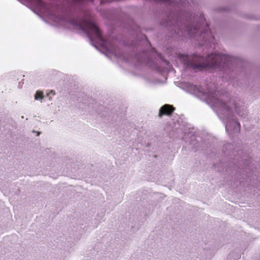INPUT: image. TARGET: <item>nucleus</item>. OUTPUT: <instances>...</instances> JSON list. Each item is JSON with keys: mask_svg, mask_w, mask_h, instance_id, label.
<instances>
[{"mask_svg": "<svg viewBox=\"0 0 260 260\" xmlns=\"http://www.w3.org/2000/svg\"><path fill=\"white\" fill-rule=\"evenodd\" d=\"M178 58L187 67L194 70L209 68L224 69L229 66L232 59L228 55L216 53H212L206 58L196 55L189 56L178 54Z\"/></svg>", "mask_w": 260, "mask_h": 260, "instance_id": "1", "label": "nucleus"}, {"mask_svg": "<svg viewBox=\"0 0 260 260\" xmlns=\"http://www.w3.org/2000/svg\"><path fill=\"white\" fill-rule=\"evenodd\" d=\"M74 25L78 26L80 29L85 31L90 39L91 40V35L93 36L96 39L103 41L102 33L98 26L89 20L79 19L73 22Z\"/></svg>", "mask_w": 260, "mask_h": 260, "instance_id": "2", "label": "nucleus"}, {"mask_svg": "<svg viewBox=\"0 0 260 260\" xmlns=\"http://www.w3.org/2000/svg\"><path fill=\"white\" fill-rule=\"evenodd\" d=\"M175 110V108L170 105L166 104L159 109L158 116L161 117L163 115H171Z\"/></svg>", "mask_w": 260, "mask_h": 260, "instance_id": "3", "label": "nucleus"}, {"mask_svg": "<svg viewBox=\"0 0 260 260\" xmlns=\"http://www.w3.org/2000/svg\"><path fill=\"white\" fill-rule=\"evenodd\" d=\"M200 27L198 26H192V25H191L186 26L184 31H186L187 32V34H188L190 36H193L196 35L198 33H199L200 32ZM202 30H201L200 35H202Z\"/></svg>", "mask_w": 260, "mask_h": 260, "instance_id": "4", "label": "nucleus"}, {"mask_svg": "<svg viewBox=\"0 0 260 260\" xmlns=\"http://www.w3.org/2000/svg\"><path fill=\"white\" fill-rule=\"evenodd\" d=\"M35 98L36 100H41L44 98L43 92L41 91H37L35 94Z\"/></svg>", "mask_w": 260, "mask_h": 260, "instance_id": "5", "label": "nucleus"}, {"mask_svg": "<svg viewBox=\"0 0 260 260\" xmlns=\"http://www.w3.org/2000/svg\"><path fill=\"white\" fill-rule=\"evenodd\" d=\"M220 103V105H219V107L223 109H225L226 110H229L231 108L229 107V105H228L229 103H223L222 102H218Z\"/></svg>", "mask_w": 260, "mask_h": 260, "instance_id": "6", "label": "nucleus"}, {"mask_svg": "<svg viewBox=\"0 0 260 260\" xmlns=\"http://www.w3.org/2000/svg\"><path fill=\"white\" fill-rule=\"evenodd\" d=\"M32 2L39 7H44L45 6V3L42 0H32Z\"/></svg>", "mask_w": 260, "mask_h": 260, "instance_id": "7", "label": "nucleus"}, {"mask_svg": "<svg viewBox=\"0 0 260 260\" xmlns=\"http://www.w3.org/2000/svg\"><path fill=\"white\" fill-rule=\"evenodd\" d=\"M86 1L93 2V0H72V2L75 4H80Z\"/></svg>", "mask_w": 260, "mask_h": 260, "instance_id": "8", "label": "nucleus"}, {"mask_svg": "<svg viewBox=\"0 0 260 260\" xmlns=\"http://www.w3.org/2000/svg\"><path fill=\"white\" fill-rule=\"evenodd\" d=\"M235 123H236V124L237 125V126H238V127H240V123H238V122H235Z\"/></svg>", "mask_w": 260, "mask_h": 260, "instance_id": "9", "label": "nucleus"}]
</instances>
